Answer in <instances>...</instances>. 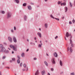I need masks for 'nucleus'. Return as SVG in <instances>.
Wrapping results in <instances>:
<instances>
[{"mask_svg": "<svg viewBox=\"0 0 75 75\" xmlns=\"http://www.w3.org/2000/svg\"><path fill=\"white\" fill-rule=\"evenodd\" d=\"M10 47L11 48H12L14 51H17V47H15L14 45H10Z\"/></svg>", "mask_w": 75, "mask_h": 75, "instance_id": "1", "label": "nucleus"}, {"mask_svg": "<svg viewBox=\"0 0 75 75\" xmlns=\"http://www.w3.org/2000/svg\"><path fill=\"white\" fill-rule=\"evenodd\" d=\"M7 18H9L11 16V13L10 12H8L7 13Z\"/></svg>", "mask_w": 75, "mask_h": 75, "instance_id": "2", "label": "nucleus"}, {"mask_svg": "<svg viewBox=\"0 0 75 75\" xmlns=\"http://www.w3.org/2000/svg\"><path fill=\"white\" fill-rule=\"evenodd\" d=\"M8 38L9 41H10L11 43V42H13V41H12V38L10 37H8Z\"/></svg>", "mask_w": 75, "mask_h": 75, "instance_id": "3", "label": "nucleus"}, {"mask_svg": "<svg viewBox=\"0 0 75 75\" xmlns=\"http://www.w3.org/2000/svg\"><path fill=\"white\" fill-rule=\"evenodd\" d=\"M52 64H55V58H53L52 59Z\"/></svg>", "mask_w": 75, "mask_h": 75, "instance_id": "4", "label": "nucleus"}, {"mask_svg": "<svg viewBox=\"0 0 75 75\" xmlns=\"http://www.w3.org/2000/svg\"><path fill=\"white\" fill-rule=\"evenodd\" d=\"M37 35L40 37V38H41L42 36L41 35V33H40L38 32L37 33Z\"/></svg>", "mask_w": 75, "mask_h": 75, "instance_id": "5", "label": "nucleus"}, {"mask_svg": "<svg viewBox=\"0 0 75 75\" xmlns=\"http://www.w3.org/2000/svg\"><path fill=\"white\" fill-rule=\"evenodd\" d=\"M5 51H6V49L4 47H2L1 49V52H5Z\"/></svg>", "mask_w": 75, "mask_h": 75, "instance_id": "6", "label": "nucleus"}, {"mask_svg": "<svg viewBox=\"0 0 75 75\" xmlns=\"http://www.w3.org/2000/svg\"><path fill=\"white\" fill-rule=\"evenodd\" d=\"M54 57H58V54H57V53L56 52H54Z\"/></svg>", "mask_w": 75, "mask_h": 75, "instance_id": "7", "label": "nucleus"}, {"mask_svg": "<svg viewBox=\"0 0 75 75\" xmlns=\"http://www.w3.org/2000/svg\"><path fill=\"white\" fill-rule=\"evenodd\" d=\"M28 10H31L32 9V8L31 7V6H28Z\"/></svg>", "mask_w": 75, "mask_h": 75, "instance_id": "8", "label": "nucleus"}, {"mask_svg": "<svg viewBox=\"0 0 75 75\" xmlns=\"http://www.w3.org/2000/svg\"><path fill=\"white\" fill-rule=\"evenodd\" d=\"M13 39L14 42H17V40H16V38L15 37H14Z\"/></svg>", "mask_w": 75, "mask_h": 75, "instance_id": "9", "label": "nucleus"}, {"mask_svg": "<svg viewBox=\"0 0 75 75\" xmlns=\"http://www.w3.org/2000/svg\"><path fill=\"white\" fill-rule=\"evenodd\" d=\"M39 75V72H38V70H37V71L35 73V75Z\"/></svg>", "mask_w": 75, "mask_h": 75, "instance_id": "10", "label": "nucleus"}, {"mask_svg": "<svg viewBox=\"0 0 75 75\" xmlns=\"http://www.w3.org/2000/svg\"><path fill=\"white\" fill-rule=\"evenodd\" d=\"M27 16L25 15L24 17V20H25V21H26L27 20Z\"/></svg>", "mask_w": 75, "mask_h": 75, "instance_id": "11", "label": "nucleus"}, {"mask_svg": "<svg viewBox=\"0 0 75 75\" xmlns=\"http://www.w3.org/2000/svg\"><path fill=\"white\" fill-rule=\"evenodd\" d=\"M42 43H41L40 44H39L38 45V47H40V48H41L42 47Z\"/></svg>", "mask_w": 75, "mask_h": 75, "instance_id": "12", "label": "nucleus"}, {"mask_svg": "<svg viewBox=\"0 0 75 75\" xmlns=\"http://www.w3.org/2000/svg\"><path fill=\"white\" fill-rule=\"evenodd\" d=\"M66 37H69V33H68V32L66 34Z\"/></svg>", "mask_w": 75, "mask_h": 75, "instance_id": "13", "label": "nucleus"}, {"mask_svg": "<svg viewBox=\"0 0 75 75\" xmlns=\"http://www.w3.org/2000/svg\"><path fill=\"white\" fill-rule=\"evenodd\" d=\"M60 65L62 67V61L61 60L59 62Z\"/></svg>", "mask_w": 75, "mask_h": 75, "instance_id": "14", "label": "nucleus"}, {"mask_svg": "<svg viewBox=\"0 0 75 75\" xmlns=\"http://www.w3.org/2000/svg\"><path fill=\"white\" fill-rule=\"evenodd\" d=\"M45 28H47V27H48V24L47 23H45Z\"/></svg>", "mask_w": 75, "mask_h": 75, "instance_id": "15", "label": "nucleus"}, {"mask_svg": "<svg viewBox=\"0 0 75 75\" xmlns=\"http://www.w3.org/2000/svg\"><path fill=\"white\" fill-rule=\"evenodd\" d=\"M21 57H23V58H24V56H25V54L24 53H23L21 55Z\"/></svg>", "mask_w": 75, "mask_h": 75, "instance_id": "16", "label": "nucleus"}, {"mask_svg": "<svg viewBox=\"0 0 75 75\" xmlns=\"http://www.w3.org/2000/svg\"><path fill=\"white\" fill-rule=\"evenodd\" d=\"M45 71H42V75L45 74Z\"/></svg>", "mask_w": 75, "mask_h": 75, "instance_id": "17", "label": "nucleus"}, {"mask_svg": "<svg viewBox=\"0 0 75 75\" xmlns=\"http://www.w3.org/2000/svg\"><path fill=\"white\" fill-rule=\"evenodd\" d=\"M65 12H67L68 11V7H65Z\"/></svg>", "mask_w": 75, "mask_h": 75, "instance_id": "18", "label": "nucleus"}, {"mask_svg": "<svg viewBox=\"0 0 75 75\" xmlns=\"http://www.w3.org/2000/svg\"><path fill=\"white\" fill-rule=\"evenodd\" d=\"M70 50L71 52H72L73 50H72V47H70Z\"/></svg>", "mask_w": 75, "mask_h": 75, "instance_id": "19", "label": "nucleus"}, {"mask_svg": "<svg viewBox=\"0 0 75 75\" xmlns=\"http://www.w3.org/2000/svg\"><path fill=\"white\" fill-rule=\"evenodd\" d=\"M25 70H26V71L28 70V67H26V68L25 69V70L24 69H23V71H25Z\"/></svg>", "mask_w": 75, "mask_h": 75, "instance_id": "20", "label": "nucleus"}, {"mask_svg": "<svg viewBox=\"0 0 75 75\" xmlns=\"http://www.w3.org/2000/svg\"><path fill=\"white\" fill-rule=\"evenodd\" d=\"M15 1L17 3H19V1L18 0H15Z\"/></svg>", "mask_w": 75, "mask_h": 75, "instance_id": "21", "label": "nucleus"}, {"mask_svg": "<svg viewBox=\"0 0 75 75\" xmlns=\"http://www.w3.org/2000/svg\"><path fill=\"white\" fill-rule=\"evenodd\" d=\"M3 47V45L2 44H0V48H2Z\"/></svg>", "mask_w": 75, "mask_h": 75, "instance_id": "22", "label": "nucleus"}, {"mask_svg": "<svg viewBox=\"0 0 75 75\" xmlns=\"http://www.w3.org/2000/svg\"><path fill=\"white\" fill-rule=\"evenodd\" d=\"M70 6L71 7H72V4L71 3V2H70Z\"/></svg>", "mask_w": 75, "mask_h": 75, "instance_id": "23", "label": "nucleus"}, {"mask_svg": "<svg viewBox=\"0 0 75 75\" xmlns=\"http://www.w3.org/2000/svg\"><path fill=\"white\" fill-rule=\"evenodd\" d=\"M27 66V65L25 64H23V67L25 68H26V67Z\"/></svg>", "mask_w": 75, "mask_h": 75, "instance_id": "24", "label": "nucleus"}, {"mask_svg": "<svg viewBox=\"0 0 75 75\" xmlns=\"http://www.w3.org/2000/svg\"><path fill=\"white\" fill-rule=\"evenodd\" d=\"M26 5H27V4L26 3H25L23 4V6H26Z\"/></svg>", "mask_w": 75, "mask_h": 75, "instance_id": "25", "label": "nucleus"}, {"mask_svg": "<svg viewBox=\"0 0 75 75\" xmlns=\"http://www.w3.org/2000/svg\"><path fill=\"white\" fill-rule=\"evenodd\" d=\"M1 13H2V14H4V13H5V12H4V11H1Z\"/></svg>", "mask_w": 75, "mask_h": 75, "instance_id": "26", "label": "nucleus"}, {"mask_svg": "<svg viewBox=\"0 0 75 75\" xmlns=\"http://www.w3.org/2000/svg\"><path fill=\"white\" fill-rule=\"evenodd\" d=\"M50 17H51V18H53V19H54V18H54V16H53L52 15H50Z\"/></svg>", "mask_w": 75, "mask_h": 75, "instance_id": "27", "label": "nucleus"}, {"mask_svg": "<svg viewBox=\"0 0 75 75\" xmlns=\"http://www.w3.org/2000/svg\"><path fill=\"white\" fill-rule=\"evenodd\" d=\"M45 64L46 65V66H48V64L47 63V62H45Z\"/></svg>", "mask_w": 75, "mask_h": 75, "instance_id": "28", "label": "nucleus"}, {"mask_svg": "<svg viewBox=\"0 0 75 75\" xmlns=\"http://www.w3.org/2000/svg\"><path fill=\"white\" fill-rule=\"evenodd\" d=\"M20 60L18 59L17 61V63L18 64H20Z\"/></svg>", "mask_w": 75, "mask_h": 75, "instance_id": "29", "label": "nucleus"}, {"mask_svg": "<svg viewBox=\"0 0 75 75\" xmlns=\"http://www.w3.org/2000/svg\"><path fill=\"white\" fill-rule=\"evenodd\" d=\"M71 75H75V74L74 72L71 73Z\"/></svg>", "mask_w": 75, "mask_h": 75, "instance_id": "30", "label": "nucleus"}, {"mask_svg": "<svg viewBox=\"0 0 75 75\" xmlns=\"http://www.w3.org/2000/svg\"><path fill=\"white\" fill-rule=\"evenodd\" d=\"M4 52H6V53H8V50H5Z\"/></svg>", "mask_w": 75, "mask_h": 75, "instance_id": "31", "label": "nucleus"}, {"mask_svg": "<svg viewBox=\"0 0 75 75\" xmlns=\"http://www.w3.org/2000/svg\"><path fill=\"white\" fill-rule=\"evenodd\" d=\"M13 28H14V30H15V31H16V27L15 26H14Z\"/></svg>", "mask_w": 75, "mask_h": 75, "instance_id": "32", "label": "nucleus"}, {"mask_svg": "<svg viewBox=\"0 0 75 75\" xmlns=\"http://www.w3.org/2000/svg\"><path fill=\"white\" fill-rule=\"evenodd\" d=\"M54 18L55 19V20H57V21H59V18Z\"/></svg>", "mask_w": 75, "mask_h": 75, "instance_id": "33", "label": "nucleus"}, {"mask_svg": "<svg viewBox=\"0 0 75 75\" xmlns=\"http://www.w3.org/2000/svg\"><path fill=\"white\" fill-rule=\"evenodd\" d=\"M70 41L71 44H72V40L71 39L70 40Z\"/></svg>", "mask_w": 75, "mask_h": 75, "instance_id": "34", "label": "nucleus"}, {"mask_svg": "<svg viewBox=\"0 0 75 75\" xmlns=\"http://www.w3.org/2000/svg\"><path fill=\"white\" fill-rule=\"evenodd\" d=\"M75 20L73 19L72 21V22L73 23H75Z\"/></svg>", "mask_w": 75, "mask_h": 75, "instance_id": "35", "label": "nucleus"}, {"mask_svg": "<svg viewBox=\"0 0 75 75\" xmlns=\"http://www.w3.org/2000/svg\"><path fill=\"white\" fill-rule=\"evenodd\" d=\"M63 6H65V5H66V3H63Z\"/></svg>", "mask_w": 75, "mask_h": 75, "instance_id": "36", "label": "nucleus"}, {"mask_svg": "<svg viewBox=\"0 0 75 75\" xmlns=\"http://www.w3.org/2000/svg\"><path fill=\"white\" fill-rule=\"evenodd\" d=\"M5 58H6V56H4L3 57L2 59H4Z\"/></svg>", "mask_w": 75, "mask_h": 75, "instance_id": "37", "label": "nucleus"}, {"mask_svg": "<svg viewBox=\"0 0 75 75\" xmlns=\"http://www.w3.org/2000/svg\"><path fill=\"white\" fill-rule=\"evenodd\" d=\"M60 3H61V2H60V1H59L58 2V4H60Z\"/></svg>", "mask_w": 75, "mask_h": 75, "instance_id": "38", "label": "nucleus"}, {"mask_svg": "<svg viewBox=\"0 0 75 75\" xmlns=\"http://www.w3.org/2000/svg\"><path fill=\"white\" fill-rule=\"evenodd\" d=\"M51 71H54V69L53 68H51Z\"/></svg>", "mask_w": 75, "mask_h": 75, "instance_id": "39", "label": "nucleus"}, {"mask_svg": "<svg viewBox=\"0 0 75 75\" xmlns=\"http://www.w3.org/2000/svg\"><path fill=\"white\" fill-rule=\"evenodd\" d=\"M11 31L12 33H13L14 32V30H11Z\"/></svg>", "mask_w": 75, "mask_h": 75, "instance_id": "40", "label": "nucleus"}, {"mask_svg": "<svg viewBox=\"0 0 75 75\" xmlns=\"http://www.w3.org/2000/svg\"><path fill=\"white\" fill-rule=\"evenodd\" d=\"M18 57L19 59H20V56H18Z\"/></svg>", "mask_w": 75, "mask_h": 75, "instance_id": "41", "label": "nucleus"}, {"mask_svg": "<svg viewBox=\"0 0 75 75\" xmlns=\"http://www.w3.org/2000/svg\"><path fill=\"white\" fill-rule=\"evenodd\" d=\"M69 24H72V22L71 21H70L69 22Z\"/></svg>", "mask_w": 75, "mask_h": 75, "instance_id": "42", "label": "nucleus"}, {"mask_svg": "<svg viewBox=\"0 0 75 75\" xmlns=\"http://www.w3.org/2000/svg\"><path fill=\"white\" fill-rule=\"evenodd\" d=\"M12 61H15V59L14 58H13L12 59Z\"/></svg>", "mask_w": 75, "mask_h": 75, "instance_id": "43", "label": "nucleus"}, {"mask_svg": "<svg viewBox=\"0 0 75 75\" xmlns=\"http://www.w3.org/2000/svg\"><path fill=\"white\" fill-rule=\"evenodd\" d=\"M33 59L34 60H36V59H37V58H34Z\"/></svg>", "mask_w": 75, "mask_h": 75, "instance_id": "44", "label": "nucleus"}, {"mask_svg": "<svg viewBox=\"0 0 75 75\" xmlns=\"http://www.w3.org/2000/svg\"><path fill=\"white\" fill-rule=\"evenodd\" d=\"M30 44H31V45H33V42H30Z\"/></svg>", "mask_w": 75, "mask_h": 75, "instance_id": "45", "label": "nucleus"}, {"mask_svg": "<svg viewBox=\"0 0 75 75\" xmlns=\"http://www.w3.org/2000/svg\"><path fill=\"white\" fill-rule=\"evenodd\" d=\"M22 63H21L20 64V66H21H21H22Z\"/></svg>", "mask_w": 75, "mask_h": 75, "instance_id": "46", "label": "nucleus"}, {"mask_svg": "<svg viewBox=\"0 0 75 75\" xmlns=\"http://www.w3.org/2000/svg\"><path fill=\"white\" fill-rule=\"evenodd\" d=\"M71 47H74V45L73 44L71 43Z\"/></svg>", "mask_w": 75, "mask_h": 75, "instance_id": "47", "label": "nucleus"}, {"mask_svg": "<svg viewBox=\"0 0 75 75\" xmlns=\"http://www.w3.org/2000/svg\"><path fill=\"white\" fill-rule=\"evenodd\" d=\"M29 51V49H28L27 50H26V52H28V51Z\"/></svg>", "mask_w": 75, "mask_h": 75, "instance_id": "48", "label": "nucleus"}, {"mask_svg": "<svg viewBox=\"0 0 75 75\" xmlns=\"http://www.w3.org/2000/svg\"><path fill=\"white\" fill-rule=\"evenodd\" d=\"M34 39L35 40H37V38L36 37H35Z\"/></svg>", "mask_w": 75, "mask_h": 75, "instance_id": "49", "label": "nucleus"}, {"mask_svg": "<svg viewBox=\"0 0 75 75\" xmlns=\"http://www.w3.org/2000/svg\"><path fill=\"white\" fill-rule=\"evenodd\" d=\"M63 74V71L62 72L60 73V74Z\"/></svg>", "mask_w": 75, "mask_h": 75, "instance_id": "50", "label": "nucleus"}, {"mask_svg": "<svg viewBox=\"0 0 75 75\" xmlns=\"http://www.w3.org/2000/svg\"><path fill=\"white\" fill-rule=\"evenodd\" d=\"M58 38V36H56V37H55V38L56 39L57 38Z\"/></svg>", "mask_w": 75, "mask_h": 75, "instance_id": "51", "label": "nucleus"}, {"mask_svg": "<svg viewBox=\"0 0 75 75\" xmlns=\"http://www.w3.org/2000/svg\"><path fill=\"white\" fill-rule=\"evenodd\" d=\"M62 5H63V3H61V6H62Z\"/></svg>", "mask_w": 75, "mask_h": 75, "instance_id": "52", "label": "nucleus"}, {"mask_svg": "<svg viewBox=\"0 0 75 75\" xmlns=\"http://www.w3.org/2000/svg\"><path fill=\"white\" fill-rule=\"evenodd\" d=\"M41 42H42V41L41 40H40V43H41Z\"/></svg>", "mask_w": 75, "mask_h": 75, "instance_id": "53", "label": "nucleus"}, {"mask_svg": "<svg viewBox=\"0 0 75 75\" xmlns=\"http://www.w3.org/2000/svg\"><path fill=\"white\" fill-rule=\"evenodd\" d=\"M47 74H48V75H50V73H48Z\"/></svg>", "mask_w": 75, "mask_h": 75, "instance_id": "54", "label": "nucleus"}, {"mask_svg": "<svg viewBox=\"0 0 75 75\" xmlns=\"http://www.w3.org/2000/svg\"><path fill=\"white\" fill-rule=\"evenodd\" d=\"M67 50L68 51H69V47H68L67 48Z\"/></svg>", "mask_w": 75, "mask_h": 75, "instance_id": "55", "label": "nucleus"}, {"mask_svg": "<svg viewBox=\"0 0 75 75\" xmlns=\"http://www.w3.org/2000/svg\"><path fill=\"white\" fill-rule=\"evenodd\" d=\"M7 69H10V68H9V67H7Z\"/></svg>", "mask_w": 75, "mask_h": 75, "instance_id": "56", "label": "nucleus"}, {"mask_svg": "<svg viewBox=\"0 0 75 75\" xmlns=\"http://www.w3.org/2000/svg\"><path fill=\"white\" fill-rule=\"evenodd\" d=\"M12 54H14V52L13 51H12Z\"/></svg>", "mask_w": 75, "mask_h": 75, "instance_id": "57", "label": "nucleus"}, {"mask_svg": "<svg viewBox=\"0 0 75 75\" xmlns=\"http://www.w3.org/2000/svg\"><path fill=\"white\" fill-rule=\"evenodd\" d=\"M65 39L66 40H67V39H66V38L65 37Z\"/></svg>", "mask_w": 75, "mask_h": 75, "instance_id": "58", "label": "nucleus"}, {"mask_svg": "<svg viewBox=\"0 0 75 75\" xmlns=\"http://www.w3.org/2000/svg\"><path fill=\"white\" fill-rule=\"evenodd\" d=\"M31 4H34L33 3H31Z\"/></svg>", "mask_w": 75, "mask_h": 75, "instance_id": "59", "label": "nucleus"}, {"mask_svg": "<svg viewBox=\"0 0 75 75\" xmlns=\"http://www.w3.org/2000/svg\"><path fill=\"white\" fill-rule=\"evenodd\" d=\"M45 1H47V0H45Z\"/></svg>", "mask_w": 75, "mask_h": 75, "instance_id": "60", "label": "nucleus"}, {"mask_svg": "<svg viewBox=\"0 0 75 75\" xmlns=\"http://www.w3.org/2000/svg\"><path fill=\"white\" fill-rule=\"evenodd\" d=\"M39 30H40V31H41V28H39Z\"/></svg>", "mask_w": 75, "mask_h": 75, "instance_id": "61", "label": "nucleus"}, {"mask_svg": "<svg viewBox=\"0 0 75 75\" xmlns=\"http://www.w3.org/2000/svg\"><path fill=\"white\" fill-rule=\"evenodd\" d=\"M10 62H12V61H10Z\"/></svg>", "mask_w": 75, "mask_h": 75, "instance_id": "62", "label": "nucleus"}, {"mask_svg": "<svg viewBox=\"0 0 75 75\" xmlns=\"http://www.w3.org/2000/svg\"><path fill=\"white\" fill-rule=\"evenodd\" d=\"M46 55H47V56H48V54H47Z\"/></svg>", "mask_w": 75, "mask_h": 75, "instance_id": "63", "label": "nucleus"}, {"mask_svg": "<svg viewBox=\"0 0 75 75\" xmlns=\"http://www.w3.org/2000/svg\"><path fill=\"white\" fill-rule=\"evenodd\" d=\"M4 44H5V45H6V43H4Z\"/></svg>", "mask_w": 75, "mask_h": 75, "instance_id": "64", "label": "nucleus"}]
</instances>
